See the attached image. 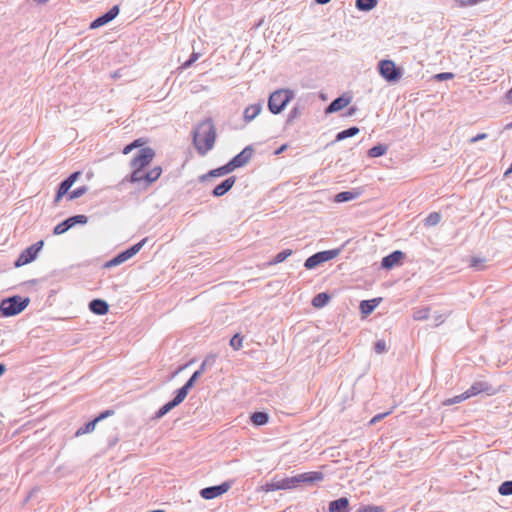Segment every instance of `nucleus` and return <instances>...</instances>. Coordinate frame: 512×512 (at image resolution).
<instances>
[{
  "label": "nucleus",
  "mask_w": 512,
  "mask_h": 512,
  "mask_svg": "<svg viewBox=\"0 0 512 512\" xmlns=\"http://www.w3.org/2000/svg\"><path fill=\"white\" fill-rule=\"evenodd\" d=\"M147 143L148 140L146 138H138L126 145L122 150L124 155H128L132 150L139 149L130 161L131 173L129 181L131 183H143L149 186L156 182L162 174L161 166H154L145 171L156 156L155 150L152 147L146 146Z\"/></svg>",
  "instance_id": "1"
},
{
  "label": "nucleus",
  "mask_w": 512,
  "mask_h": 512,
  "mask_svg": "<svg viewBox=\"0 0 512 512\" xmlns=\"http://www.w3.org/2000/svg\"><path fill=\"white\" fill-rule=\"evenodd\" d=\"M216 141V128L211 119L199 123L193 132V143L200 155L210 151Z\"/></svg>",
  "instance_id": "2"
},
{
  "label": "nucleus",
  "mask_w": 512,
  "mask_h": 512,
  "mask_svg": "<svg viewBox=\"0 0 512 512\" xmlns=\"http://www.w3.org/2000/svg\"><path fill=\"white\" fill-rule=\"evenodd\" d=\"M29 298L21 296H13L3 299L0 303V312L5 317H10L21 313L29 305Z\"/></svg>",
  "instance_id": "3"
},
{
  "label": "nucleus",
  "mask_w": 512,
  "mask_h": 512,
  "mask_svg": "<svg viewBox=\"0 0 512 512\" xmlns=\"http://www.w3.org/2000/svg\"><path fill=\"white\" fill-rule=\"evenodd\" d=\"M294 94L289 89H279L274 91L268 100V108L271 113L279 114L286 105L293 99Z\"/></svg>",
  "instance_id": "4"
},
{
  "label": "nucleus",
  "mask_w": 512,
  "mask_h": 512,
  "mask_svg": "<svg viewBox=\"0 0 512 512\" xmlns=\"http://www.w3.org/2000/svg\"><path fill=\"white\" fill-rule=\"evenodd\" d=\"M380 75L389 82L397 81L401 77V71L391 60H381L379 62Z\"/></svg>",
  "instance_id": "5"
},
{
  "label": "nucleus",
  "mask_w": 512,
  "mask_h": 512,
  "mask_svg": "<svg viewBox=\"0 0 512 512\" xmlns=\"http://www.w3.org/2000/svg\"><path fill=\"white\" fill-rule=\"evenodd\" d=\"M338 250H327L318 252L306 259L304 266L306 269H313L318 265L327 262L338 255Z\"/></svg>",
  "instance_id": "6"
},
{
  "label": "nucleus",
  "mask_w": 512,
  "mask_h": 512,
  "mask_svg": "<svg viewBox=\"0 0 512 512\" xmlns=\"http://www.w3.org/2000/svg\"><path fill=\"white\" fill-rule=\"evenodd\" d=\"M43 246V241H39L31 246H29L28 248H26L24 251H22V253L20 254V256L18 257V259L16 260L15 262V267H21V266H24L30 262H32L38 252L41 250Z\"/></svg>",
  "instance_id": "7"
},
{
  "label": "nucleus",
  "mask_w": 512,
  "mask_h": 512,
  "mask_svg": "<svg viewBox=\"0 0 512 512\" xmlns=\"http://www.w3.org/2000/svg\"><path fill=\"white\" fill-rule=\"evenodd\" d=\"M145 241H146V239H143L139 243L133 245L129 249H127V250L123 251L122 253L118 254L116 257L111 259L106 264V266L107 267H112V266H116V265H119V264L127 261L128 259H130L131 257H133L136 253H138L140 251V249L142 248V246H143Z\"/></svg>",
  "instance_id": "8"
},
{
  "label": "nucleus",
  "mask_w": 512,
  "mask_h": 512,
  "mask_svg": "<svg viewBox=\"0 0 512 512\" xmlns=\"http://www.w3.org/2000/svg\"><path fill=\"white\" fill-rule=\"evenodd\" d=\"M231 488L230 482H224L218 486H211L203 488L200 491V495L202 498L206 500L214 499L218 496L225 494Z\"/></svg>",
  "instance_id": "9"
},
{
  "label": "nucleus",
  "mask_w": 512,
  "mask_h": 512,
  "mask_svg": "<svg viewBox=\"0 0 512 512\" xmlns=\"http://www.w3.org/2000/svg\"><path fill=\"white\" fill-rule=\"evenodd\" d=\"M80 175H81L80 171L74 172L60 184V186L57 190L55 199H54L55 204H58L60 202V200L62 199V197L68 193V191L70 190V188L73 186V184L76 182V180L79 178Z\"/></svg>",
  "instance_id": "10"
},
{
  "label": "nucleus",
  "mask_w": 512,
  "mask_h": 512,
  "mask_svg": "<svg viewBox=\"0 0 512 512\" xmlns=\"http://www.w3.org/2000/svg\"><path fill=\"white\" fill-rule=\"evenodd\" d=\"M467 395L470 397L479 395L481 393H486L488 395H493L496 393V390L492 388L487 382L479 381L472 384V386L465 391Z\"/></svg>",
  "instance_id": "11"
},
{
  "label": "nucleus",
  "mask_w": 512,
  "mask_h": 512,
  "mask_svg": "<svg viewBox=\"0 0 512 512\" xmlns=\"http://www.w3.org/2000/svg\"><path fill=\"white\" fill-rule=\"evenodd\" d=\"M405 257L402 251H394L391 254L385 256L381 261V266L384 269H391L396 265H400Z\"/></svg>",
  "instance_id": "12"
},
{
  "label": "nucleus",
  "mask_w": 512,
  "mask_h": 512,
  "mask_svg": "<svg viewBox=\"0 0 512 512\" xmlns=\"http://www.w3.org/2000/svg\"><path fill=\"white\" fill-rule=\"evenodd\" d=\"M118 14H119V7L117 5H115L107 13H105L104 15L95 19L91 23L90 27L92 29L99 28V27L107 24L108 22L112 21Z\"/></svg>",
  "instance_id": "13"
},
{
  "label": "nucleus",
  "mask_w": 512,
  "mask_h": 512,
  "mask_svg": "<svg viewBox=\"0 0 512 512\" xmlns=\"http://www.w3.org/2000/svg\"><path fill=\"white\" fill-rule=\"evenodd\" d=\"M251 156L252 150L250 148H245L230 161V166H232L233 169L242 167L250 160Z\"/></svg>",
  "instance_id": "14"
},
{
  "label": "nucleus",
  "mask_w": 512,
  "mask_h": 512,
  "mask_svg": "<svg viewBox=\"0 0 512 512\" xmlns=\"http://www.w3.org/2000/svg\"><path fill=\"white\" fill-rule=\"evenodd\" d=\"M297 476H298L299 484H301V483L312 484L315 482H320L324 479V474L320 471L305 472V473L298 474Z\"/></svg>",
  "instance_id": "15"
},
{
  "label": "nucleus",
  "mask_w": 512,
  "mask_h": 512,
  "mask_svg": "<svg viewBox=\"0 0 512 512\" xmlns=\"http://www.w3.org/2000/svg\"><path fill=\"white\" fill-rule=\"evenodd\" d=\"M350 101H351L350 97H346V96L338 97L335 100H333L330 103V105L326 108V113L329 114V113H334V112L340 111L343 108H345L346 106H348Z\"/></svg>",
  "instance_id": "16"
},
{
  "label": "nucleus",
  "mask_w": 512,
  "mask_h": 512,
  "mask_svg": "<svg viewBox=\"0 0 512 512\" xmlns=\"http://www.w3.org/2000/svg\"><path fill=\"white\" fill-rule=\"evenodd\" d=\"M90 310L97 315H105L109 311V305L101 299H94L89 304Z\"/></svg>",
  "instance_id": "17"
},
{
  "label": "nucleus",
  "mask_w": 512,
  "mask_h": 512,
  "mask_svg": "<svg viewBox=\"0 0 512 512\" xmlns=\"http://www.w3.org/2000/svg\"><path fill=\"white\" fill-rule=\"evenodd\" d=\"M235 178L229 177L226 180H224L221 184L217 185L213 190V195L216 197H220L227 193L234 185Z\"/></svg>",
  "instance_id": "18"
},
{
  "label": "nucleus",
  "mask_w": 512,
  "mask_h": 512,
  "mask_svg": "<svg viewBox=\"0 0 512 512\" xmlns=\"http://www.w3.org/2000/svg\"><path fill=\"white\" fill-rule=\"evenodd\" d=\"M349 507V500L345 497L339 498L330 502L329 512H347Z\"/></svg>",
  "instance_id": "19"
},
{
  "label": "nucleus",
  "mask_w": 512,
  "mask_h": 512,
  "mask_svg": "<svg viewBox=\"0 0 512 512\" xmlns=\"http://www.w3.org/2000/svg\"><path fill=\"white\" fill-rule=\"evenodd\" d=\"M380 301H381V298H375V299H371V300H363L360 303L361 313L364 315H369L379 305Z\"/></svg>",
  "instance_id": "20"
},
{
  "label": "nucleus",
  "mask_w": 512,
  "mask_h": 512,
  "mask_svg": "<svg viewBox=\"0 0 512 512\" xmlns=\"http://www.w3.org/2000/svg\"><path fill=\"white\" fill-rule=\"evenodd\" d=\"M262 111L261 104H252L246 107L244 111V120L250 122L254 120Z\"/></svg>",
  "instance_id": "21"
},
{
  "label": "nucleus",
  "mask_w": 512,
  "mask_h": 512,
  "mask_svg": "<svg viewBox=\"0 0 512 512\" xmlns=\"http://www.w3.org/2000/svg\"><path fill=\"white\" fill-rule=\"evenodd\" d=\"M360 196V192H354V191H344L340 192L335 196V202L342 203L354 200Z\"/></svg>",
  "instance_id": "22"
},
{
  "label": "nucleus",
  "mask_w": 512,
  "mask_h": 512,
  "mask_svg": "<svg viewBox=\"0 0 512 512\" xmlns=\"http://www.w3.org/2000/svg\"><path fill=\"white\" fill-rule=\"evenodd\" d=\"M281 490H291L299 486L298 476L287 477L279 480Z\"/></svg>",
  "instance_id": "23"
},
{
  "label": "nucleus",
  "mask_w": 512,
  "mask_h": 512,
  "mask_svg": "<svg viewBox=\"0 0 512 512\" xmlns=\"http://www.w3.org/2000/svg\"><path fill=\"white\" fill-rule=\"evenodd\" d=\"M329 300L330 297L327 293H319L313 298L312 305L315 308H322L329 302Z\"/></svg>",
  "instance_id": "24"
},
{
  "label": "nucleus",
  "mask_w": 512,
  "mask_h": 512,
  "mask_svg": "<svg viewBox=\"0 0 512 512\" xmlns=\"http://www.w3.org/2000/svg\"><path fill=\"white\" fill-rule=\"evenodd\" d=\"M251 420H252L253 424H255L257 426H261V425H265L268 422L269 416L265 412H255L252 414Z\"/></svg>",
  "instance_id": "25"
},
{
  "label": "nucleus",
  "mask_w": 512,
  "mask_h": 512,
  "mask_svg": "<svg viewBox=\"0 0 512 512\" xmlns=\"http://www.w3.org/2000/svg\"><path fill=\"white\" fill-rule=\"evenodd\" d=\"M377 0H356V7L361 11H369L375 8Z\"/></svg>",
  "instance_id": "26"
},
{
  "label": "nucleus",
  "mask_w": 512,
  "mask_h": 512,
  "mask_svg": "<svg viewBox=\"0 0 512 512\" xmlns=\"http://www.w3.org/2000/svg\"><path fill=\"white\" fill-rule=\"evenodd\" d=\"M201 376V371H195L191 378L186 382V384L181 387L178 391H184V397H187L189 389H191L195 383V381Z\"/></svg>",
  "instance_id": "27"
},
{
  "label": "nucleus",
  "mask_w": 512,
  "mask_h": 512,
  "mask_svg": "<svg viewBox=\"0 0 512 512\" xmlns=\"http://www.w3.org/2000/svg\"><path fill=\"white\" fill-rule=\"evenodd\" d=\"M97 423H98V421H96V418L94 420L88 422L85 426L79 428L76 431L75 436L79 437L81 435L93 432L95 430Z\"/></svg>",
  "instance_id": "28"
},
{
  "label": "nucleus",
  "mask_w": 512,
  "mask_h": 512,
  "mask_svg": "<svg viewBox=\"0 0 512 512\" xmlns=\"http://www.w3.org/2000/svg\"><path fill=\"white\" fill-rule=\"evenodd\" d=\"M185 398L186 397H184V391H177L175 398L172 401H169L168 403L165 404L167 411L169 412L171 409L178 406L180 403L184 401Z\"/></svg>",
  "instance_id": "29"
},
{
  "label": "nucleus",
  "mask_w": 512,
  "mask_h": 512,
  "mask_svg": "<svg viewBox=\"0 0 512 512\" xmlns=\"http://www.w3.org/2000/svg\"><path fill=\"white\" fill-rule=\"evenodd\" d=\"M358 133H359V129L357 127H351L349 129L339 132L336 136V139L338 141H340V140L346 139L348 137L355 136Z\"/></svg>",
  "instance_id": "30"
},
{
  "label": "nucleus",
  "mask_w": 512,
  "mask_h": 512,
  "mask_svg": "<svg viewBox=\"0 0 512 512\" xmlns=\"http://www.w3.org/2000/svg\"><path fill=\"white\" fill-rule=\"evenodd\" d=\"M469 399V395L466 394V392L460 394V395H456L452 398H448L446 399L444 402H443V405L444 406H450V405H454V404H457V403H460L464 400H467Z\"/></svg>",
  "instance_id": "31"
},
{
  "label": "nucleus",
  "mask_w": 512,
  "mask_h": 512,
  "mask_svg": "<svg viewBox=\"0 0 512 512\" xmlns=\"http://www.w3.org/2000/svg\"><path fill=\"white\" fill-rule=\"evenodd\" d=\"M387 152V147L384 145H376L369 149L368 155L370 157L376 158L384 155Z\"/></svg>",
  "instance_id": "32"
},
{
  "label": "nucleus",
  "mask_w": 512,
  "mask_h": 512,
  "mask_svg": "<svg viewBox=\"0 0 512 512\" xmlns=\"http://www.w3.org/2000/svg\"><path fill=\"white\" fill-rule=\"evenodd\" d=\"M441 220V215L438 212L430 213L427 218L425 219V225L426 226H435L437 225Z\"/></svg>",
  "instance_id": "33"
},
{
  "label": "nucleus",
  "mask_w": 512,
  "mask_h": 512,
  "mask_svg": "<svg viewBox=\"0 0 512 512\" xmlns=\"http://www.w3.org/2000/svg\"><path fill=\"white\" fill-rule=\"evenodd\" d=\"M292 253H293V251L291 249H286V250L278 253L274 257V259L271 261V264H279V263L283 262L286 258L291 256Z\"/></svg>",
  "instance_id": "34"
},
{
  "label": "nucleus",
  "mask_w": 512,
  "mask_h": 512,
  "mask_svg": "<svg viewBox=\"0 0 512 512\" xmlns=\"http://www.w3.org/2000/svg\"><path fill=\"white\" fill-rule=\"evenodd\" d=\"M470 267L476 270H482L485 268V259L479 257H472L470 259Z\"/></svg>",
  "instance_id": "35"
},
{
  "label": "nucleus",
  "mask_w": 512,
  "mask_h": 512,
  "mask_svg": "<svg viewBox=\"0 0 512 512\" xmlns=\"http://www.w3.org/2000/svg\"><path fill=\"white\" fill-rule=\"evenodd\" d=\"M498 491L503 496L512 495V481H505V482H503L500 485Z\"/></svg>",
  "instance_id": "36"
},
{
  "label": "nucleus",
  "mask_w": 512,
  "mask_h": 512,
  "mask_svg": "<svg viewBox=\"0 0 512 512\" xmlns=\"http://www.w3.org/2000/svg\"><path fill=\"white\" fill-rule=\"evenodd\" d=\"M233 170L234 169L232 168V166H230V162H229V163H227L223 167H220L218 169L212 170L210 172V175H212V176H221V175L227 174V173H229V172H231Z\"/></svg>",
  "instance_id": "37"
},
{
  "label": "nucleus",
  "mask_w": 512,
  "mask_h": 512,
  "mask_svg": "<svg viewBox=\"0 0 512 512\" xmlns=\"http://www.w3.org/2000/svg\"><path fill=\"white\" fill-rule=\"evenodd\" d=\"M86 192H87V187L86 186L79 187V188L73 190L72 192H70L68 194V199L69 200H74V199L80 198Z\"/></svg>",
  "instance_id": "38"
},
{
  "label": "nucleus",
  "mask_w": 512,
  "mask_h": 512,
  "mask_svg": "<svg viewBox=\"0 0 512 512\" xmlns=\"http://www.w3.org/2000/svg\"><path fill=\"white\" fill-rule=\"evenodd\" d=\"M263 491L265 492H272V491H277V490H281V487H280V481L277 480V481H271V482H268L266 483L263 487H262Z\"/></svg>",
  "instance_id": "39"
},
{
  "label": "nucleus",
  "mask_w": 512,
  "mask_h": 512,
  "mask_svg": "<svg viewBox=\"0 0 512 512\" xmlns=\"http://www.w3.org/2000/svg\"><path fill=\"white\" fill-rule=\"evenodd\" d=\"M243 344V337H241L239 334H235L232 339L230 340V346L234 350H239L242 347Z\"/></svg>",
  "instance_id": "40"
},
{
  "label": "nucleus",
  "mask_w": 512,
  "mask_h": 512,
  "mask_svg": "<svg viewBox=\"0 0 512 512\" xmlns=\"http://www.w3.org/2000/svg\"><path fill=\"white\" fill-rule=\"evenodd\" d=\"M356 512H384L382 506L365 505L360 507Z\"/></svg>",
  "instance_id": "41"
},
{
  "label": "nucleus",
  "mask_w": 512,
  "mask_h": 512,
  "mask_svg": "<svg viewBox=\"0 0 512 512\" xmlns=\"http://www.w3.org/2000/svg\"><path fill=\"white\" fill-rule=\"evenodd\" d=\"M199 57H200L199 53L193 52L191 54L190 58L181 65V69L189 68L193 63H195L199 59Z\"/></svg>",
  "instance_id": "42"
},
{
  "label": "nucleus",
  "mask_w": 512,
  "mask_h": 512,
  "mask_svg": "<svg viewBox=\"0 0 512 512\" xmlns=\"http://www.w3.org/2000/svg\"><path fill=\"white\" fill-rule=\"evenodd\" d=\"M484 0H456V4L459 7H468V6H474L477 5Z\"/></svg>",
  "instance_id": "43"
},
{
  "label": "nucleus",
  "mask_w": 512,
  "mask_h": 512,
  "mask_svg": "<svg viewBox=\"0 0 512 512\" xmlns=\"http://www.w3.org/2000/svg\"><path fill=\"white\" fill-rule=\"evenodd\" d=\"M428 308L418 310L414 313L415 320H424L428 318Z\"/></svg>",
  "instance_id": "44"
},
{
  "label": "nucleus",
  "mask_w": 512,
  "mask_h": 512,
  "mask_svg": "<svg viewBox=\"0 0 512 512\" xmlns=\"http://www.w3.org/2000/svg\"><path fill=\"white\" fill-rule=\"evenodd\" d=\"M67 224L63 221L61 223H59L55 228H54V234L56 235H60V234H63L65 233L69 228L66 226Z\"/></svg>",
  "instance_id": "45"
},
{
  "label": "nucleus",
  "mask_w": 512,
  "mask_h": 512,
  "mask_svg": "<svg viewBox=\"0 0 512 512\" xmlns=\"http://www.w3.org/2000/svg\"><path fill=\"white\" fill-rule=\"evenodd\" d=\"M391 413V411H388V412H385V413H380V414H377L375 415L369 422L370 425H374L375 423H377L378 421L382 420L383 418H385L386 416H388L389 414Z\"/></svg>",
  "instance_id": "46"
},
{
  "label": "nucleus",
  "mask_w": 512,
  "mask_h": 512,
  "mask_svg": "<svg viewBox=\"0 0 512 512\" xmlns=\"http://www.w3.org/2000/svg\"><path fill=\"white\" fill-rule=\"evenodd\" d=\"M375 351L379 354L386 351V343L383 340H380L375 343Z\"/></svg>",
  "instance_id": "47"
},
{
  "label": "nucleus",
  "mask_w": 512,
  "mask_h": 512,
  "mask_svg": "<svg viewBox=\"0 0 512 512\" xmlns=\"http://www.w3.org/2000/svg\"><path fill=\"white\" fill-rule=\"evenodd\" d=\"M75 225L76 224H85L87 223V217L85 215H77L72 217Z\"/></svg>",
  "instance_id": "48"
},
{
  "label": "nucleus",
  "mask_w": 512,
  "mask_h": 512,
  "mask_svg": "<svg viewBox=\"0 0 512 512\" xmlns=\"http://www.w3.org/2000/svg\"><path fill=\"white\" fill-rule=\"evenodd\" d=\"M113 414H114V411L106 410V411L102 412L101 414H99V416L96 417V421L99 422V421H101V420H103V419H105V418H107V417H109V416H111Z\"/></svg>",
  "instance_id": "49"
},
{
  "label": "nucleus",
  "mask_w": 512,
  "mask_h": 512,
  "mask_svg": "<svg viewBox=\"0 0 512 512\" xmlns=\"http://www.w3.org/2000/svg\"><path fill=\"white\" fill-rule=\"evenodd\" d=\"M486 137H487L486 133H480V134L476 135L475 137L471 138L470 142L471 143H475L477 141L485 139Z\"/></svg>",
  "instance_id": "50"
},
{
  "label": "nucleus",
  "mask_w": 512,
  "mask_h": 512,
  "mask_svg": "<svg viewBox=\"0 0 512 512\" xmlns=\"http://www.w3.org/2000/svg\"><path fill=\"white\" fill-rule=\"evenodd\" d=\"M167 413H168L167 408H166V406L164 405V406H162V407L157 411V413H156V418H161V417H163V416H164L165 414H167Z\"/></svg>",
  "instance_id": "51"
},
{
  "label": "nucleus",
  "mask_w": 512,
  "mask_h": 512,
  "mask_svg": "<svg viewBox=\"0 0 512 512\" xmlns=\"http://www.w3.org/2000/svg\"><path fill=\"white\" fill-rule=\"evenodd\" d=\"M453 77V74L451 73H441L437 75V78L439 79H450Z\"/></svg>",
  "instance_id": "52"
},
{
  "label": "nucleus",
  "mask_w": 512,
  "mask_h": 512,
  "mask_svg": "<svg viewBox=\"0 0 512 512\" xmlns=\"http://www.w3.org/2000/svg\"><path fill=\"white\" fill-rule=\"evenodd\" d=\"M298 115V109L297 108H294L291 112H290V115H289V119L288 121H291L293 118L297 117Z\"/></svg>",
  "instance_id": "53"
},
{
  "label": "nucleus",
  "mask_w": 512,
  "mask_h": 512,
  "mask_svg": "<svg viewBox=\"0 0 512 512\" xmlns=\"http://www.w3.org/2000/svg\"><path fill=\"white\" fill-rule=\"evenodd\" d=\"M64 222L67 224L66 226H67L68 228H71L72 226H74V225H75V223H74V221H73L72 217H70V218L66 219Z\"/></svg>",
  "instance_id": "54"
},
{
  "label": "nucleus",
  "mask_w": 512,
  "mask_h": 512,
  "mask_svg": "<svg viewBox=\"0 0 512 512\" xmlns=\"http://www.w3.org/2000/svg\"><path fill=\"white\" fill-rule=\"evenodd\" d=\"M287 149V144L282 145L279 149L276 150L275 154L279 155Z\"/></svg>",
  "instance_id": "55"
},
{
  "label": "nucleus",
  "mask_w": 512,
  "mask_h": 512,
  "mask_svg": "<svg viewBox=\"0 0 512 512\" xmlns=\"http://www.w3.org/2000/svg\"><path fill=\"white\" fill-rule=\"evenodd\" d=\"M6 371V367L4 364H0V376L4 374V372Z\"/></svg>",
  "instance_id": "56"
},
{
  "label": "nucleus",
  "mask_w": 512,
  "mask_h": 512,
  "mask_svg": "<svg viewBox=\"0 0 512 512\" xmlns=\"http://www.w3.org/2000/svg\"><path fill=\"white\" fill-rule=\"evenodd\" d=\"M507 99L509 100V102H512V88L507 93Z\"/></svg>",
  "instance_id": "57"
},
{
  "label": "nucleus",
  "mask_w": 512,
  "mask_h": 512,
  "mask_svg": "<svg viewBox=\"0 0 512 512\" xmlns=\"http://www.w3.org/2000/svg\"><path fill=\"white\" fill-rule=\"evenodd\" d=\"M205 367H206V362H203L200 366V369L198 371H201V375L203 374V372L205 371Z\"/></svg>",
  "instance_id": "58"
},
{
  "label": "nucleus",
  "mask_w": 512,
  "mask_h": 512,
  "mask_svg": "<svg viewBox=\"0 0 512 512\" xmlns=\"http://www.w3.org/2000/svg\"><path fill=\"white\" fill-rule=\"evenodd\" d=\"M436 321L439 322V323H442L444 321L443 316L439 315L438 317H436Z\"/></svg>",
  "instance_id": "59"
},
{
  "label": "nucleus",
  "mask_w": 512,
  "mask_h": 512,
  "mask_svg": "<svg viewBox=\"0 0 512 512\" xmlns=\"http://www.w3.org/2000/svg\"><path fill=\"white\" fill-rule=\"evenodd\" d=\"M318 4H326L328 3L330 0H315Z\"/></svg>",
  "instance_id": "60"
},
{
  "label": "nucleus",
  "mask_w": 512,
  "mask_h": 512,
  "mask_svg": "<svg viewBox=\"0 0 512 512\" xmlns=\"http://www.w3.org/2000/svg\"><path fill=\"white\" fill-rule=\"evenodd\" d=\"M33 1L38 4H44V3L48 2L49 0H33Z\"/></svg>",
  "instance_id": "61"
},
{
  "label": "nucleus",
  "mask_w": 512,
  "mask_h": 512,
  "mask_svg": "<svg viewBox=\"0 0 512 512\" xmlns=\"http://www.w3.org/2000/svg\"><path fill=\"white\" fill-rule=\"evenodd\" d=\"M512 173V163H511V166L509 167V169L505 172V175H508Z\"/></svg>",
  "instance_id": "62"
}]
</instances>
